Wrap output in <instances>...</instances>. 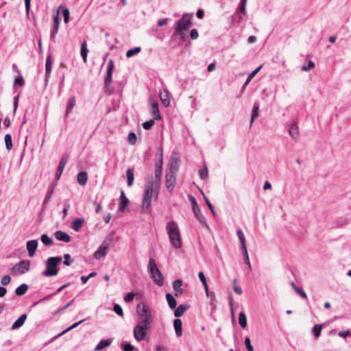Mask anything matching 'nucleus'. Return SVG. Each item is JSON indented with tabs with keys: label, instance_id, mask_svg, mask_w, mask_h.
Returning <instances> with one entry per match:
<instances>
[{
	"label": "nucleus",
	"instance_id": "obj_1",
	"mask_svg": "<svg viewBox=\"0 0 351 351\" xmlns=\"http://www.w3.org/2000/svg\"><path fill=\"white\" fill-rule=\"evenodd\" d=\"M162 173V169L155 168V177L149 176L147 178L142 199V210L144 213L149 212L152 197L154 196L156 199L158 197Z\"/></svg>",
	"mask_w": 351,
	"mask_h": 351
},
{
	"label": "nucleus",
	"instance_id": "obj_2",
	"mask_svg": "<svg viewBox=\"0 0 351 351\" xmlns=\"http://www.w3.org/2000/svg\"><path fill=\"white\" fill-rule=\"evenodd\" d=\"M166 230L171 245L176 249H180L182 247V241L178 223L173 220L168 221Z\"/></svg>",
	"mask_w": 351,
	"mask_h": 351
},
{
	"label": "nucleus",
	"instance_id": "obj_3",
	"mask_svg": "<svg viewBox=\"0 0 351 351\" xmlns=\"http://www.w3.org/2000/svg\"><path fill=\"white\" fill-rule=\"evenodd\" d=\"M192 15L184 14L178 22L174 34L178 35L181 40L186 38L185 32L188 31L192 25Z\"/></svg>",
	"mask_w": 351,
	"mask_h": 351
},
{
	"label": "nucleus",
	"instance_id": "obj_4",
	"mask_svg": "<svg viewBox=\"0 0 351 351\" xmlns=\"http://www.w3.org/2000/svg\"><path fill=\"white\" fill-rule=\"evenodd\" d=\"M138 324L152 326V313L145 303L138 304L136 306Z\"/></svg>",
	"mask_w": 351,
	"mask_h": 351
},
{
	"label": "nucleus",
	"instance_id": "obj_5",
	"mask_svg": "<svg viewBox=\"0 0 351 351\" xmlns=\"http://www.w3.org/2000/svg\"><path fill=\"white\" fill-rule=\"evenodd\" d=\"M147 270L149 272L151 278L153 279L154 282L158 286H162L164 284V278L162 274L158 268L155 260L152 258H149V260Z\"/></svg>",
	"mask_w": 351,
	"mask_h": 351
},
{
	"label": "nucleus",
	"instance_id": "obj_6",
	"mask_svg": "<svg viewBox=\"0 0 351 351\" xmlns=\"http://www.w3.org/2000/svg\"><path fill=\"white\" fill-rule=\"evenodd\" d=\"M62 261L61 256L49 257L46 261V269L42 272L45 276H55L58 274L57 266Z\"/></svg>",
	"mask_w": 351,
	"mask_h": 351
},
{
	"label": "nucleus",
	"instance_id": "obj_7",
	"mask_svg": "<svg viewBox=\"0 0 351 351\" xmlns=\"http://www.w3.org/2000/svg\"><path fill=\"white\" fill-rule=\"evenodd\" d=\"M151 326L145 324H138L134 326L133 333L134 337L137 341H141L148 339L149 332Z\"/></svg>",
	"mask_w": 351,
	"mask_h": 351
},
{
	"label": "nucleus",
	"instance_id": "obj_8",
	"mask_svg": "<svg viewBox=\"0 0 351 351\" xmlns=\"http://www.w3.org/2000/svg\"><path fill=\"white\" fill-rule=\"evenodd\" d=\"M111 240L112 237L108 236L103 241L98 250H96L94 253L93 256L95 259L99 260L107 254V251L108 250Z\"/></svg>",
	"mask_w": 351,
	"mask_h": 351
},
{
	"label": "nucleus",
	"instance_id": "obj_9",
	"mask_svg": "<svg viewBox=\"0 0 351 351\" xmlns=\"http://www.w3.org/2000/svg\"><path fill=\"white\" fill-rule=\"evenodd\" d=\"M190 200H191V204H192L193 212L195 217L197 218V219L199 221V223L202 226H204V227L208 228L209 226H208V223L206 222V220L205 217L202 214L200 208L197 206V202L195 200V198L194 197L191 196L190 197Z\"/></svg>",
	"mask_w": 351,
	"mask_h": 351
},
{
	"label": "nucleus",
	"instance_id": "obj_10",
	"mask_svg": "<svg viewBox=\"0 0 351 351\" xmlns=\"http://www.w3.org/2000/svg\"><path fill=\"white\" fill-rule=\"evenodd\" d=\"M114 69V62L112 60H110L107 66V73L104 79L105 91H108V86L112 81V73Z\"/></svg>",
	"mask_w": 351,
	"mask_h": 351
},
{
	"label": "nucleus",
	"instance_id": "obj_11",
	"mask_svg": "<svg viewBox=\"0 0 351 351\" xmlns=\"http://www.w3.org/2000/svg\"><path fill=\"white\" fill-rule=\"evenodd\" d=\"M22 86V75H19L17 77H16L14 80V83L13 85L14 92L16 93V95L14 97V110L15 111L18 107L19 101L20 98V93L17 92V87Z\"/></svg>",
	"mask_w": 351,
	"mask_h": 351
},
{
	"label": "nucleus",
	"instance_id": "obj_12",
	"mask_svg": "<svg viewBox=\"0 0 351 351\" xmlns=\"http://www.w3.org/2000/svg\"><path fill=\"white\" fill-rule=\"evenodd\" d=\"M149 102L151 105L150 113L153 117L154 119L160 120L162 117L159 111L158 101L154 99H150Z\"/></svg>",
	"mask_w": 351,
	"mask_h": 351
},
{
	"label": "nucleus",
	"instance_id": "obj_13",
	"mask_svg": "<svg viewBox=\"0 0 351 351\" xmlns=\"http://www.w3.org/2000/svg\"><path fill=\"white\" fill-rule=\"evenodd\" d=\"M176 183V176L166 173L165 186L169 192H172Z\"/></svg>",
	"mask_w": 351,
	"mask_h": 351
},
{
	"label": "nucleus",
	"instance_id": "obj_14",
	"mask_svg": "<svg viewBox=\"0 0 351 351\" xmlns=\"http://www.w3.org/2000/svg\"><path fill=\"white\" fill-rule=\"evenodd\" d=\"M69 158V155L64 154L62 156V158L60 159L58 169L56 173V180L60 179L61 175L64 171V169L66 163L68 162Z\"/></svg>",
	"mask_w": 351,
	"mask_h": 351
},
{
	"label": "nucleus",
	"instance_id": "obj_15",
	"mask_svg": "<svg viewBox=\"0 0 351 351\" xmlns=\"http://www.w3.org/2000/svg\"><path fill=\"white\" fill-rule=\"evenodd\" d=\"M289 134L291 136V138L296 141L299 136V128L298 123L293 121L289 125Z\"/></svg>",
	"mask_w": 351,
	"mask_h": 351
},
{
	"label": "nucleus",
	"instance_id": "obj_16",
	"mask_svg": "<svg viewBox=\"0 0 351 351\" xmlns=\"http://www.w3.org/2000/svg\"><path fill=\"white\" fill-rule=\"evenodd\" d=\"M38 247V241L36 240H30L27 243V250L29 257L34 256Z\"/></svg>",
	"mask_w": 351,
	"mask_h": 351
},
{
	"label": "nucleus",
	"instance_id": "obj_17",
	"mask_svg": "<svg viewBox=\"0 0 351 351\" xmlns=\"http://www.w3.org/2000/svg\"><path fill=\"white\" fill-rule=\"evenodd\" d=\"M54 236L58 241L69 243L71 241V237L66 233L62 230H58L55 232Z\"/></svg>",
	"mask_w": 351,
	"mask_h": 351
},
{
	"label": "nucleus",
	"instance_id": "obj_18",
	"mask_svg": "<svg viewBox=\"0 0 351 351\" xmlns=\"http://www.w3.org/2000/svg\"><path fill=\"white\" fill-rule=\"evenodd\" d=\"M129 200L125 195L123 191H121L120 197V204L119 206V211L123 212L128 206Z\"/></svg>",
	"mask_w": 351,
	"mask_h": 351
},
{
	"label": "nucleus",
	"instance_id": "obj_19",
	"mask_svg": "<svg viewBox=\"0 0 351 351\" xmlns=\"http://www.w3.org/2000/svg\"><path fill=\"white\" fill-rule=\"evenodd\" d=\"M112 342V339H107L101 340L98 344L95 346L94 351H99L111 345Z\"/></svg>",
	"mask_w": 351,
	"mask_h": 351
},
{
	"label": "nucleus",
	"instance_id": "obj_20",
	"mask_svg": "<svg viewBox=\"0 0 351 351\" xmlns=\"http://www.w3.org/2000/svg\"><path fill=\"white\" fill-rule=\"evenodd\" d=\"M85 222L83 218H77L71 222V228L75 232H79Z\"/></svg>",
	"mask_w": 351,
	"mask_h": 351
},
{
	"label": "nucleus",
	"instance_id": "obj_21",
	"mask_svg": "<svg viewBox=\"0 0 351 351\" xmlns=\"http://www.w3.org/2000/svg\"><path fill=\"white\" fill-rule=\"evenodd\" d=\"M262 68V65H260L259 66H258L255 70H254L253 71H252L247 76L243 87H242V90H245V88L247 87V86L249 84V83L251 82V80L254 78V77L257 74V73L261 70V69Z\"/></svg>",
	"mask_w": 351,
	"mask_h": 351
},
{
	"label": "nucleus",
	"instance_id": "obj_22",
	"mask_svg": "<svg viewBox=\"0 0 351 351\" xmlns=\"http://www.w3.org/2000/svg\"><path fill=\"white\" fill-rule=\"evenodd\" d=\"M237 237L239 238V242L241 243V251L247 250V245H246V242H245V237L243 232L242 231L241 229L237 230Z\"/></svg>",
	"mask_w": 351,
	"mask_h": 351
},
{
	"label": "nucleus",
	"instance_id": "obj_23",
	"mask_svg": "<svg viewBox=\"0 0 351 351\" xmlns=\"http://www.w3.org/2000/svg\"><path fill=\"white\" fill-rule=\"evenodd\" d=\"M84 321H85V319H82L78 322L74 323L73 325H71V326H69V328H67L66 329H65L64 330H63L62 332H61L60 333L57 335L56 336H55L53 338H52L51 339V341H53L54 339H58V337H61L62 335L66 333L67 332L77 328L80 324L83 323Z\"/></svg>",
	"mask_w": 351,
	"mask_h": 351
},
{
	"label": "nucleus",
	"instance_id": "obj_24",
	"mask_svg": "<svg viewBox=\"0 0 351 351\" xmlns=\"http://www.w3.org/2000/svg\"><path fill=\"white\" fill-rule=\"evenodd\" d=\"M182 323L180 319H176L173 321V326L177 337H180L182 335Z\"/></svg>",
	"mask_w": 351,
	"mask_h": 351
},
{
	"label": "nucleus",
	"instance_id": "obj_25",
	"mask_svg": "<svg viewBox=\"0 0 351 351\" xmlns=\"http://www.w3.org/2000/svg\"><path fill=\"white\" fill-rule=\"evenodd\" d=\"M77 182L82 185L84 186L87 183L88 180V174L86 171H81L78 173L77 176Z\"/></svg>",
	"mask_w": 351,
	"mask_h": 351
},
{
	"label": "nucleus",
	"instance_id": "obj_26",
	"mask_svg": "<svg viewBox=\"0 0 351 351\" xmlns=\"http://www.w3.org/2000/svg\"><path fill=\"white\" fill-rule=\"evenodd\" d=\"M53 193H54V187L52 184H50L48 186L47 192V194L45 197V199H44V201L43 203V205H46L50 202Z\"/></svg>",
	"mask_w": 351,
	"mask_h": 351
},
{
	"label": "nucleus",
	"instance_id": "obj_27",
	"mask_svg": "<svg viewBox=\"0 0 351 351\" xmlns=\"http://www.w3.org/2000/svg\"><path fill=\"white\" fill-rule=\"evenodd\" d=\"M76 100L75 97H71L69 99L66 105V116L67 117L73 110L75 106Z\"/></svg>",
	"mask_w": 351,
	"mask_h": 351
},
{
	"label": "nucleus",
	"instance_id": "obj_28",
	"mask_svg": "<svg viewBox=\"0 0 351 351\" xmlns=\"http://www.w3.org/2000/svg\"><path fill=\"white\" fill-rule=\"evenodd\" d=\"M182 285V280H176L173 282V289L176 291V295H178L182 293V289L181 288Z\"/></svg>",
	"mask_w": 351,
	"mask_h": 351
},
{
	"label": "nucleus",
	"instance_id": "obj_29",
	"mask_svg": "<svg viewBox=\"0 0 351 351\" xmlns=\"http://www.w3.org/2000/svg\"><path fill=\"white\" fill-rule=\"evenodd\" d=\"M166 299L168 302L169 306L171 309H174L176 308L177 302L173 295L169 293L166 294Z\"/></svg>",
	"mask_w": 351,
	"mask_h": 351
},
{
	"label": "nucleus",
	"instance_id": "obj_30",
	"mask_svg": "<svg viewBox=\"0 0 351 351\" xmlns=\"http://www.w3.org/2000/svg\"><path fill=\"white\" fill-rule=\"evenodd\" d=\"M88 51L86 41H84L81 44L80 53L84 62L87 61Z\"/></svg>",
	"mask_w": 351,
	"mask_h": 351
},
{
	"label": "nucleus",
	"instance_id": "obj_31",
	"mask_svg": "<svg viewBox=\"0 0 351 351\" xmlns=\"http://www.w3.org/2000/svg\"><path fill=\"white\" fill-rule=\"evenodd\" d=\"M187 308H188V306L185 304H181V305L178 306L174 311L175 317H181L184 313V312L187 310Z\"/></svg>",
	"mask_w": 351,
	"mask_h": 351
},
{
	"label": "nucleus",
	"instance_id": "obj_32",
	"mask_svg": "<svg viewBox=\"0 0 351 351\" xmlns=\"http://www.w3.org/2000/svg\"><path fill=\"white\" fill-rule=\"evenodd\" d=\"M160 99L165 107H168L170 105L169 93L168 91L160 94Z\"/></svg>",
	"mask_w": 351,
	"mask_h": 351
},
{
	"label": "nucleus",
	"instance_id": "obj_33",
	"mask_svg": "<svg viewBox=\"0 0 351 351\" xmlns=\"http://www.w3.org/2000/svg\"><path fill=\"white\" fill-rule=\"evenodd\" d=\"M178 166L177 165V162H171L169 164V167H168V169L167 171V173H170V174H173V175H176V172L178 171Z\"/></svg>",
	"mask_w": 351,
	"mask_h": 351
},
{
	"label": "nucleus",
	"instance_id": "obj_34",
	"mask_svg": "<svg viewBox=\"0 0 351 351\" xmlns=\"http://www.w3.org/2000/svg\"><path fill=\"white\" fill-rule=\"evenodd\" d=\"M51 71V56H48L46 59L45 62V76L47 79L49 77L50 73Z\"/></svg>",
	"mask_w": 351,
	"mask_h": 351
},
{
	"label": "nucleus",
	"instance_id": "obj_35",
	"mask_svg": "<svg viewBox=\"0 0 351 351\" xmlns=\"http://www.w3.org/2000/svg\"><path fill=\"white\" fill-rule=\"evenodd\" d=\"M198 276H199L200 281L202 282V284L204 287L206 295L208 296V295H209L208 287V284H207L204 274L202 271H200L198 274Z\"/></svg>",
	"mask_w": 351,
	"mask_h": 351
},
{
	"label": "nucleus",
	"instance_id": "obj_36",
	"mask_svg": "<svg viewBox=\"0 0 351 351\" xmlns=\"http://www.w3.org/2000/svg\"><path fill=\"white\" fill-rule=\"evenodd\" d=\"M157 156H159V157L156 162V168L162 169L163 155H162V149L158 150V152L157 153Z\"/></svg>",
	"mask_w": 351,
	"mask_h": 351
},
{
	"label": "nucleus",
	"instance_id": "obj_37",
	"mask_svg": "<svg viewBox=\"0 0 351 351\" xmlns=\"http://www.w3.org/2000/svg\"><path fill=\"white\" fill-rule=\"evenodd\" d=\"M239 323L241 328H245L247 326V318L244 312H241L239 315Z\"/></svg>",
	"mask_w": 351,
	"mask_h": 351
},
{
	"label": "nucleus",
	"instance_id": "obj_38",
	"mask_svg": "<svg viewBox=\"0 0 351 351\" xmlns=\"http://www.w3.org/2000/svg\"><path fill=\"white\" fill-rule=\"evenodd\" d=\"M41 242L46 246H50L53 243V240L47 234H43L40 237Z\"/></svg>",
	"mask_w": 351,
	"mask_h": 351
},
{
	"label": "nucleus",
	"instance_id": "obj_39",
	"mask_svg": "<svg viewBox=\"0 0 351 351\" xmlns=\"http://www.w3.org/2000/svg\"><path fill=\"white\" fill-rule=\"evenodd\" d=\"M126 176L128 179V186H131L133 184L134 176L133 171L131 169H128L126 171Z\"/></svg>",
	"mask_w": 351,
	"mask_h": 351
},
{
	"label": "nucleus",
	"instance_id": "obj_40",
	"mask_svg": "<svg viewBox=\"0 0 351 351\" xmlns=\"http://www.w3.org/2000/svg\"><path fill=\"white\" fill-rule=\"evenodd\" d=\"M258 110H259V104L257 103H255L253 107L252 112V117L250 120V123L252 124L254 119L258 117Z\"/></svg>",
	"mask_w": 351,
	"mask_h": 351
},
{
	"label": "nucleus",
	"instance_id": "obj_41",
	"mask_svg": "<svg viewBox=\"0 0 351 351\" xmlns=\"http://www.w3.org/2000/svg\"><path fill=\"white\" fill-rule=\"evenodd\" d=\"M121 347L123 351H134L135 350V347L127 341H123Z\"/></svg>",
	"mask_w": 351,
	"mask_h": 351
},
{
	"label": "nucleus",
	"instance_id": "obj_42",
	"mask_svg": "<svg viewBox=\"0 0 351 351\" xmlns=\"http://www.w3.org/2000/svg\"><path fill=\"white\" fill-rule=\"evenodd\" d=\"M5 147L8 150H10L12 148V136L10 134H5L4 137Z\"/></svg>",
	"mask_w": 351,
	"mask_h": 351
},
{
	"label": "nucleus",
	"instance_id": "obj_43",
	"mask_svg": "<svg viewBox=\"0 0 351 351\" xmlns=\"http://www.w3.org/2000/svg\"><path fill=\"white\" fill-rule=\"evenodd\" d=\"M141 51V48L140 47H136L132 49H130L127 51L126 52V56L128 58H131L133 56L138 53Z\"/></svg>",
	"mask_w": 351,
	"mask_h": 351
},
{
	"label": "nucleus",
	"instance_id": "obj_44",
	"mask_svg": "<svg viewBox=\"0 0 351 351\" xmlns=\"http://www.w3.org/2000/svg\"><path fill=\"white\" fill-rule=\"evenodd\" d=\"M58 29H59V25H52L51 29V32H50V38L53 42H55V40H56V36L58 34Z\"/></svg>",
	"mask_w": 351,
	"mask_h": 351
},
{
	"label": "nucleus",
	"instance_id": "obj_45",
	"mask_svg": "<svg viewBox=\"0 0 351 351\" xmlns=\"http://www.w3.org/2000/svg\"><path fill=\"white\" fill-rule=\"evenodd\" d=\"M323 325L322 324H315L313 328V333L315 336V337L317 338L320 336L322 329Z\"/></svg>",
	"mask_w": 351,
	"mask_h": 351
},
{
	"label": "nucleus",
	"instance_id": "obj_46",
	"mask_svg": "<svg viewBox=\"0 0 351 351\" xmlns=\"http://www.w3.org/2000/svg\"><path fill=\"white\" fill-rule=\"evenodd\" d=\"M128 139L130 145H135L137 141L136 134L134 132H130Z\"/></svg>",
	"mask_w": 351,
	"mask_h": 351
},
{
	"label": "nucleus",
	"instance_id": "obj_47",
	"mask_svg": "<svg viewBox=\"0 0 351 351\" xmlns=\"http://www.w3.org/2000/svg\"><path fill=\"white\" fill-rule=\"evenodd\" d=\"M199 175L202 180H205L208 178V171L206 165H204L203 169L199 171Z\"/></svg>",
	"mask_w": 351,
	"mask_h": 351
},
{
	"label": "nucleus",
	"instance_id": "obj_48",
	"mask_svg": "<svg viewBox=\"0 0 351 351\" xmlns=\"http://www.w3.org/2000/svg\"><path fill=\"white\" fill-rule=\"evenodd\" d=\"M154 120L155 119H150L149 121H145L144 123H143V128L147 130H150L154 124Z\"/></svg>",
	"mask_w": 351,
	"mask_h": 351
},
{
	"label": "nucleus",
	"instance_id": "obj_49",
	"mask_svg": "<svg viewBox=\"0 0 351 351\" xmlns=\"http://www.w3.org/2000/svg\"><path fill=\"white\" fill-rule=\"evenodd\" d=\"M242 254H243V256L244 257L245 263L247 265L249 269H251L252 267H251V264H250V261L249 255H248V253H247V250H243L242 251Z\"/></svg>",
	"mask_w": 351,
	"mask_h": 351
},
{
	"label": "nucleus",
	"instance_id": "obj_50",
	"mask_svg": "<svg viewBox=\"0 0 351 351\" xmlns=\"http://www.w3.org/2000/svg\"><path fill=\"white\" fill-rule=\"evenodd\" d=\"M246 3L247 0H240V5L239 7V10L244 14H246Z\"/></svg>",
	"mask_w": 351,
	"mask_h": 351
},
{
	"label": "nucleus",
	"instance_id": "obj_51",
	"mask_svg": "<svg viewBox=\"0 0 351 351\" xmlns=\"http://www.w3.org/2000/svg\"><path fill=\"white\" fill-rule=\"evenodd\" d=\"M113 311L115 313H117L119 316H123V309H122L121 306L118 304H115L114 305Z\"/></svg>",
	"mask_w": 351,
	"mask_h": 351
},
{
	"label": "nucleus",
	"instance_id": "obj_52",
	"mask_svg": "<svg viewBox=\"0 0 351 351\" xmlns=\"http://www.w3.org/2000/svg\"><path fill=\"white\" fill-rule=\"evenodd\" d=\"M21 326H22V315L20 316L16 321L13 324L11 329L12 330H14L16 328H20Z\"/></svg>",
	"mask_w": 351,
	"mask_h": 351
},
{
	"label": "nucleus",
	"instance_id": "obj_53",
	"mask_svg": "<svg viewBox=\"0 0 351 351\" xmlns=\"http://www.w3.org/2000/svg\"><path fill=\"white\" fill-rule=\"evenodd\" d=\"M244 343H245V346L246 347V349L248 351H254V347L251 344V341H250V339L249 337H246L245 339Z\"/></svg>",
	"mask_w": 351,
	"mask_h": 351
},
{
	"label": "nucleus",
	"instance_id": "obj_54",
	"mask_svg": "<svg viewBox=\"0 0 351 351\" xmlns=\"http://www.w3.org/2000/svg\"><path fill=\"white\" fill-rule=\"evenodd\" d=\"M135 296V293L132 292L128 293L124 297V301L125 302H132Z\"/></svg>",
	"mask_w": 351,
	"mask_h": 351
},
{
	"label": "nucleus",
	"instance_id": "obj_55",
	"mask_svg": "<svg viewBox=\"0 0 351 351\" xmlns=\"http://www.w3.org/2000/svg\"><path fill=\"white\" fill-rule=\"evenodd\" d=\"M11 278L10 276L5 275L1 280V283L3 285H8L10 282Z\"/></svg>",
	"mask_w": 351,
	"mask_h": 351
},
{
	"label": "nucleus",
	"instance_id": "obj_56",
	"mask_svg": "<svg viewBox=\"0 0 351 351\" xmlns=\"http://www.w3.org/2000/svg\"><path fill=\"white\" fill-rule=\"evenodd\" d=\"M63 16H64V21L65 23H68L69 20V10L68 8H65L63 10L62 12Z\"/></svg>",
	"mask_w": 351,
	"mask_h": 351
},
{
	"label": "nucleus",
	"instance_id": "obj_57",
	"mask_svg": "<svg viewBox=\"0 0 351 351\" xmlns=\"http://www.w3.org/2000/svg\"><path fill=\"white\" fill-rule=\"evenodd\" d=\"M204 197L205 202H206L208 207L210 210L211 213H213V215H215V211L214 208H213V205L211 204L210 202L209 201V199H208V197L204 195Z\"/></svg>",
	"mask_w": 351,
	"mask_h": 351
},
{
	"label": "nucleus",
	"instance_id": "obj_58",
	"mask_svg": "<svg viewBox=\"0 0 351 351\" xmlns=\"http://www.w3.org/2000/svg\"><path fill=\"white\" fill-rule=\"evenodd\" d=\"M315 66V63L310 60L308 63V65L307 66H303L302 68V71H307L313 68H314Z\"/></svg>",
	"mask_w": 351,
	"mask_h": 351
},
{
	"label": "nucleus",
	"instance_id": "obj_59",
	"mask_svg": "<svg viewBox=\"0 0 351 351\" xmlns=\"http://www.w3.org/2000/svg\"><path fill=\"white\" fill-rule=\"evenodd\" d=\"M64 264L66 266H69L71 264V256L69 254L64 255Z\"/></svg>",
	"mask_w": 351,
	"mask_h": 351
},
{
	"label": "nucleus",
	"instance_id": "obj_60",
	"mask_svg": "<svg viewBox=\"0 0 351 351\" xmlns=\"http://www.w3.org/2000/svg\"><path fill=\"white\" fill-rule=\"evenodd\" d=\"M69 209H70V204L69 203H65L64 205V208L62 211L64 218L67 215L68 211Z\"/></svg>",
	"mask_w": 351,
	"mask_h": 351
},
{
	"label": "nucleus",
	"instance_id": "obj_61",
	"mask_svg": "<svg viewBox=\"0 0 351 351\" xmlns=\"http://www.w3.org/2000/svg\"><path fill=\"white\" fill-rule=\"evenodd\" d=\"M190 36L192 39H197L199 36L197 30L196 29H191Z\"/></svg>",
	"mask_w": 351,
	"mask_h": 351
},
{
	"label": "nucleus",
	"instance_id": "obj_62",
	"mask_svg": "<svg viewBox=\"0 0 351 351\" xmlns=\"http://www.w3.org/2000/svg\"><path fill=\"white\" fill-rule=\"evenodd\" d=\"M295 291L297 293H298L303 298H305V299L307 298V295H306V293L304 291H302V289H300V288L295 287Z\"/></svg>",
	"mask_w": 351,
	"mask_h": 351
},
{
	"label": "nucleus",
	"instance_id": "obj_63",
	"mask_svg": "<svg viewBox=\"0 0 351 351\" xmlns=\"http://www.w3.org/2000/svg\"><path fill=\"white\" fill-rule=\"evenodd\" d=\"M350 332V331L349 330H342L338 333V335L341 337L346 338L349 335Z\"/></svg>",
	"mask_w": 351,
	"mask_h": 351
},
{
	"label": "nucleus",
	"instance_id": "obj_64",
	"mask_svg": "<svg viewBox=\"0 0 351 351\" xmlns=\"http://www.w3.org/2000/svg\"><path fill=\"white\" fill-rule=\"evenodd\" d=\"M155 350L156 351H167V348L165 346L160 344L156 345L155 347Z\"/></svg>",
	"mask_w": 351,
	"mask_h": 351
}]
</instances>
